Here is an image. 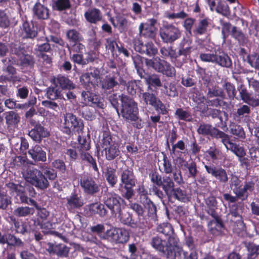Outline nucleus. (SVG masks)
Wrapping results in <instances>:
<instances>
[{
	"mask_svg": "<svg viewBox=\"0 0 259 259\" xmlns=\"http://www.w3.org/2000/svg\"><path fill=\"white\" fill-rule=\"evenodd\" d=\"M121 102L120 114L126 120H135L138 118L139 109L137 103L130 97L122 94L119 95Z\"/></svg>",
	"mask_w": 259,
	"mask_h": 259,
	"instance_id": "423d86ee",
	"label": "nucleus"
},
{
	"mask_svg": "<svg viewBox=\"0 0 259 259\" xmlns=\"http://www.w3.org/2000/svg\"><path fill=\"white\" fill-rule=\"evenodd\" d=\"M146 63L147 66L152 67L156 71L167 77H174L176 76V71L175 67L167 61L161 59L159 57L147 59Z\"/></svg>",
	"mask_w": 259,
	"mask_h": 259,
	"instance_id": "9d476101",
	"label": "nucleus"
},
{
	"mask_svg": "<svg viewBox=\"0 0 259 259\" xmlns=\"http://www.w3.org/2000/svg\"><path fill=\"white\" fill-rule=\"evenodd\" d=\"M79 154L82 161H87L89 164L90 166L92 167L95 172L99 174V170L96 159L89 153L87 151L81 152Z\"/></svg>",
	"mask_w": 259,
	"mask_h": 259,
	"instance_id": "79ce46f5",
	"label": "nucleus"
},
{
	"mask_svg": "<svg viewBox=\"0 0 259 259\" xmlns=\"http://www.w3.org/2000/svg\"><path fill=\"white\" fill-rule=\"evenodd\" d=\"M247 249V259H255L259 255V245L249 242L246 245Z\"/></svg>",
	"mask_w": 259,
	"mask_h": 259,
	"instance_id": "49530a36",
	"label": "nucleus"
},
{
	"mask_svg": "<svg viewBox=\"0 0 259 259\" xmlns=\"http://www.w3.org/2000/svg\"><path fill=\"white\" fill-rule=\"evenodd\" d=\"M51 82L53 84L56 85L60 90H71L74 89L75 87V84L70 80L68 77L59 74L54 77Z\"/></svg>",
	"mask_w": 259,
	"mask_h": 259,
	"instance_id": "a878e982",
	"label": "nucleus"
},
{
	"mask_svg": "<svg viewBox=\"0 0 259 259\" xmlns=\"http://www.w3.org/2000/svg\"><path fill=\"white\" fill-rule=\"evenodd\" d=\"M81 103L85 106L103 108L104 103L100 96L90 91H83L81 94Z\"/></svg>",
	"mask_w": 259,
	"mask_h": 259,
	"instance_id": "dca6fc26",
	"label": "nucleus"
},
{
	"mask_svg": "<svg viewBox=\"0 0 259 259\" xmlns=\"http://www.w3.org/2000/svg\"><path fill=\"white\" fill-rule=\"evenodd\" d=\"M34 15L40 20H46L49 17V10L39 2L35 3L33 7Z\"/></svg>",
	"mask_w": 259,
	"mask_h": 259,
	"instance_id": "72a5a7b5",
	"label": "nucleus"
},
{
	"mask_svg": "<svg viewBox=\"0 0 259 259\" xmlns=\"http://www.w3.org/2000/svg\"><path fill=\"white\" fill-rule=\"evenodd\" d=\"M105 238L112 243L123 244L128 240L129 234L125 229L114 228L106 232Z\"/></svg>",
	"mask_w": 259,
	"mask_h": 259,
	"instance_id": "4468645a",
	"label": "nucleus"
},
{
	"mask_svg": "<svg viewBox=\"0 0 259 259\" xmlns=\"http://www.w3.org/2000/svg\"><path fill=\"white\" fill-rule=\"evenodd\" d=\"M103 202L112 215L120 214L124 200L118 194L113 192H106L103 195Z\"/></svg>",
	"mask_w": 259,
	"mask_h": 259,
	"instance_id": "9b49d317",
	"label": "nucleus"
},
{
	"mask_svg": "<svg viewBox=\"0 0 259 259\" xmlns=\"http://www.w3.org/2000/svg\"><path fill=\"white\" fill-rule=\"evenodd\" d=\"M70 7L69 0H56L53 6V9L58 11H63L70 9Z\"/></svg>",
	"mask_w": 259,
	"mask_h": 259,
	"instance_id": "e2e57ef3",
	"label": "nucleus"
},
{
	"mask_svg": "<svg viewBox=\"0 0 259 259\" xmlns=\"http://www.w3.org/2000/svg\"><path fill=\"white\" fill-rule=\"evenodd\" d=\"M9 219L10 223L14 227L16 233L24 235L27 233V226L26 224L20 222L13 216L10 217Z\"/></svg>",
	"mask_w": 259,
	"mask_h": 259,
	"instance_id": "58836bf2",
	"label": "nucleus"
},
{
	"mask_svg": "<svg viewBox=\"0 0 259 259\" xmlns=\"http://www.w3.org/2000/svg\"><path fill=\"white\" fill-rule=\"evenodd\" d=\"M232 36L237 40L240 44H243L247 41L244 34L240 30H238L236 26H233L231 29Z\"/></svg>",
	"mask_w": 259,
	"mask_h": 259,
	"instance_id": "bf43d9fd",
	"label": "nucleus"
},
{
	"mask_svg": "<svg viewBox=\"0 0 259 259\" xmlns=\"http://www.w3.org/2000/svg\"><path fill=\"white\" fill-rule=\"evenodd\" d=\"M24 48L20 46L13 50L14 54L19 57L18 64L22 67H33L35 63L33 57L31 55L24 54Z\"/></svg>",
	"mask_w": 259,
	"mask_h": 259,
	"instance_id": "5701e85b",
	"label": "nucleus"
},
{
	"mask_svg": "<svg viewBox=\"0 0 259 259\" xmlns=\"http://www.w3.org/2000/svg\"><path fill=\"white\" fill-rule=\"evenodd\" d=\"M145 80L146 83L148 84V89H150L151 87L159 88L162 85L159 77L157 74L148 75L145 78Z\"/></svg>",
	"mask_w": 259,
	"mask_h": 259,
	"instance_id": "4d7b16f0",
	"label": "nucleus"
},
{
	"mask_svg": "<svg viewBox=\"0 0 259 259\" xmlns=\"http://www.w3.org/2000/svg\"><path fill=\"white\" fill-rule=\"evenodd\" d=\"M34 212L33 208L28 206L18 207L14 210V214L18 217H25L29 215L33 214Z\"/></svg>",
	"mask_w": 259,
	"mask_h": 259,
	"instance_id": "6e6d98bb",
	"label": "nucleus"
},
{
	"mask_svg": "<svg viewBox=\"0 0 259 259\" xmlns=\"http://www.w3.org/2000/svg\"><path fill=\"white\" fill-rule=\"evenodd\" d=\"M206 153L207 156L213 160H219L221 159L223 157V154L222 151L215 146L210 147L209 148L206 150Z\"/></svg>",
	"mask_w": 259,
	"mask_h": 259,
	"instance_id": "09e8293b",
	"label": "nucleus"
},
{
	"mask_svg": "<svg viewBox=\"0 0 259 259\" xmlns=\"http://www.w3.org/2000/svg\"><path fill=\"white\" fill-rule=\"evenodd\" d=\"M28 135L33 140L40 143L43 138L48 137L50 134L44 126L39 122H37L34 125L33 128L29 132Z\"/></svg>",
	"mask_w": 259,
	"mask_h": 259,
	"instance_id": "393cba45",
	"label": "nucleus"
},
{
	"mask_svg": "<svg viewBox=\"0 0 259 259\" xmlns=\"http://www.w3.org/2000/svg\"><path fill=\"white\" fill-rule=\"evenodd\" d=\"M144 208L147 210L148 215L153 220L157 218V208L155 204L150 199L142 203Z\"/></svg>",
	"mask_w": 259,
	"mask_h": 259,
	"instance_id": "37998d69",
	"label": "nucleus"
},
{
	"mask_svg": "<svg viewBox=\"0 0 259 259\" xmlns=\"http://www.w3.org/2000/svg\"><path fill=\"white\" fill-rule=\"evenodd\" d=\"M149 179L152 183L151 188L153 194L162 200L165 194L169 197L172 190L175 188V183L172 178L167 176L163 177L157 171H152L149 174Z\"/></svg>",
	"mask_w": 259,
	"mask_h": 259,
	"instance_id": "f257e3e1",
	"label": "nucleus"
},
{
	"mask_svg": "<svg viewBox=\"0 0 259 259\" xmlns=\"http://www.w3.org/2000/svg\"><path fill=\"white\" fill-rule=\"evenodd\" d=\"M160 52L162 58H169L178 68L182 67V62L178 61L177 52L172 47H163L160 49Z\"/></svg>",
	"mask_w": 259,
	"mask_h": 259,
	"instance_id": "bb28decb",
	"label": "nucleus"
},
{
	"mask_svg": "<svg viewBox=\"0 0 259 259\" xmlns=\"http://www.w3.org/2000/svg\"><path fill=\"white\" fill-rule=\"evenodd\" d=\"M221 142L224 145L226 148L232 152L238 157V159L243 154H246L244 148L238 144L233 143L228 134L225 133L221 139Z\"/></svg>",
	"mask_w": 259,
	"mask_h": 259,
	"instance_id": "412c9836",
	"label": "nucleus"
},
{
	"mask_svg": "<svg viewBox=\"0 0 259 259\" xmlns=\"http://www.w3.org/2000/svg\"><path fill=\"white\" fill-rule=\"evenodd\" d=\"M36 209L37 212L34 221V224L39 226L43 230H48V231H43L45 234L53 235L64 240L66 238L65 236L57 231L51 230L52 229L53 224L48 220L50 212L46 208L40 206Z\"/></svg>",
	"mask_w": 259,
	"mask_h": 259,
	"instance_id": "6e6552de",
	"label": "nucleus"
},
{
	"mask_svg": "<svg viewBox=\"0 0 259 259\" xmlns=\"http://www.w3.org/2000/svg\"><path fill=\"white\" fill-rule=\"evenodd\" d=\"M174 238L168 237L167 241L162 240L158 236L153 237L151 241L150 244L156 250L166 255L167 258H175L177 255H181V248L177 245V242L173 241Z\"/></svg>",
	"mask_w": 259,
	"mask_h": 259,
	"instance_id": "7ed1b4c3",
	"label": "nucleus"
},
{
	"mask_svg": "<svg viewBox=\"0 0 259 259\" xmlns=\"http://www.w3.org/2000/svg\"><path fill=\"white\" fill-rule=\"evenodd\" d=\"M90 212L92 214H98L103 217L107 213V210L105 208V205L100 202H96L90 204L89 205Z\"/></svg>",
	"mask_w": 259,
	"mask_h": 259,
	"instance_id": "4c0bfd02",
	"label": "nucleus"
},
{
	"mask_svg": "<svg viewBox=\"0 0 259 259\" xmlns=\"http://www.w3.org/2000/svg\"><path fill=\"white\" fill-rule=\"evenodd\" d=\"M5 114L6 123L8 125H15L20 122V117L17 113L13 111H10L7 112Z\"/></svg>",
	"mask_w": 259,
	"mask_h": 259,
	"instance_id": "864d4df0",
	"label": "nucleus"
},
{
	"mask_svg": "<svg viewBox=\"0 0 259 259\" xmlns=\"http://www.w3.org/2000/svg\"><path fill=\"white\" fill-rule=\"evenodd\" d=\"M92 71L90 72L82 73L80 76V82L85 87H90V85L95 87L98 85L100 81V72L99 70L95 67H90Z\"/></svg>",
	"mask_w": 259,
	"mask_h": 259,
	"instance_id": "a211bd4d",
	"label": "nucleus"
},
{
	"mask_svg": "<svg viewBox=\"0 0 259 259\" xmlns=\"http://www.w3.org/2000/svg\"><path fill=\"white\" fill-rule=\"evenodd\" d=\"M28 154L35 161L45 162L47 160L46 153L39 145L32 147L29 150Z\"/></svg>",
	"mask_w": 259,
	"mask_h": 259,
	"instance_id": "f704fd0d",
	"label": "nucleus"
},
{
	"mask_svg": "<svg viewBox=\"0 0 259 259\" xmlns=\"http://www.w3.org/2000/svg\"><path fill=\"white\" fill-rule=\"evenodd\" d=\"M159 34L163 42L172 44L181 36V31L172 24L165 23L160 28Z\"/></svg>",
	"mask_w": 259,
	"mask_h": 259,
	"instance_id": "f8f14e48",
	"label": "nucleus"
},
{
	"mask_svg": "<svg viewBox=\"0 0 259 259\" xmlns=\"http://www.w3.org/2000/svg\"><path fill=\"white\" fill-rule=\"evenodd\" d=\"M175 115L179 120L187 121H190L191 120V113L181 108L176 109Z\"/></svg>",
	"mask_w": 259,
	"mask_h": 259,
	"instance_id": "774afa93",
	"label": "nucleus"
},
{
	"mask_svg": "<svg viewBox=\"0 0 259 259\" xmlns=\"http://www.w3.org/2000/svg\"><path fill=\"white\" fill-rule=\"evenodd\" d=\"M61 131L68 136H70L73 133L79 134L84 128V124L82 119L78 118L71 113H67L64 115V121Z\"/></svg>",
	"mask_w": 259,
	"mask_h": 259,
	"instance_id": "1a4fd4ad",
	"label": "nucleus"
},
{
	"mask_svg": "<svg viewBox=\"0 0 259 259\" xmlns=\"http://www.w3.org/2000/svg\"><path fill=\"white\" fill-rule=\"evenodd\" d=\"M197 132L199 135L204 136H209L216 139H221L225 133L211 124L205 123H200L197 130Z\"/></svg>",
	"mask_w": 259,
	"mask_h": 259,
	"instance_id": "6ab92c4d",
	"label": "nucleus"
},
{
	"mask_svg": "<svg viewBox=\"0 0 259 259\" xmlns=\"http://www.w3.org/2000/svg\"><path fill=\"white\" fill-rule=\"evenodd\" d=\"M186 42L185 40L182 41L179 46L178 52H177L178 61L182 62V66L186 62V60L190 57L192 52V47L188 45L185 47Z\"/></svg>",
	"mask_w": 259,
	"mask_h": 259,
	"instance_id": "2f4dec72",
	"label": "nucleus"
},
{
	"mask_svg": "<svg viewBox=\"0 0 259 259\" xmlns=\"http://www.w3.org/2000/svg\"><path fill=\"white\" fill-rule=\"evenodd\" d=\"M66 206L70 212H74L75 210L79 209L84 204V201L80 192H77L74 189L71 194L66 198Z\"/></svg>",
	"mask_w": 259,
	"mask_h": 259,
	"instance_id": "f3484780",
	"label": "nucleus"
},
{
	"mask_svg": "<svg viewBox=\"0 0 259 259\" xmlns=\"http://www.w3.org/2000/svg\"><path fill=\"white\" fill-rule=\"evenodd\" d=\"M221 142L224 145L226 148L232 152L238 157V159L243 154H246L244 148L238 144L233 143L228 134L225 133L221 139Z\"/></svg>",
	"mask_w": 259,
	"mask_h": 259,
	"instance_id": "4be33fe9",
	"label": "nucleus"
},
{
	"mask_svg": "<svg viewBox=\"0 0 259 259\" xmlns=\"http://www.w3.org/2000/svg\"><path fill=\"white\" fill-rule=\"evenodd\" d=\"M214 11L227 17L230 15L229 7L225 1L222 0H221L218 5H217Z\"/></svg>",
	"mask_w": 259,
	"mask_h": 259,
	"instance_id": "69168bd1",
	"label": "nucleus"
},
{
	"mask_svg": "<svg viewBox=\"0 0 259 259\" xmlns=\"http://www.w3.org/2000/svg\"><path fill=\"white\" fill-rule=\"evenodd\" d=\"M210 25L209 20L207 18L200 19L197 23L195 24L193 29V33L194 36H199L206 34L208 31Z\"/></svg>",
	"mask_w": 259,
	"mask_h": 259,
	"instance_id": "c85d7f7f",
	"label": "nucleus"
},
{
	"mask_svg": "<svg viewBox=\"0 0 259 259\" xmlns=\"http://www.w3.org/2000/svg\"><path fill=\"white\" fill-rule=\"evenodd\" d=\"M134 49L136 52L142 54H146L149 57L155 55L157 53V49L152 42L144 44L139 39L134 41Z\"/></svg>",
	"mask_w": 259,
	"mask_h": 259,
	"instance_id": "aec40b11",
	"label": "nucleus"
},
{
	"mask_svg": "<svg viewBox=\"0 0 259 259\" xmlns=\"http://www.w3.org/2000/svg\"><path fill=\"white\" fill-rule=\"evenodd\" d=\"M206 172L212 177L215 178L219 183L225 184L229 180L226 169L220 166H215L209 163L204 165Z\"/></svg>",
	"mask_w": 259,
	"mask_h": 259,
	"instance_id": "2eb2a0df",
	"label": "nucleus"
},
{
	"mask_svg": "<svg viewBox=\"0 0 259 259\" xmlns=\"http://www.w3.org/2000/svg\"><path fill=\"white\" fill-rule=\"evenodd\" d=\"M171 193L169 198L173 197L181 202H185L187 199L186 191L181 189L179 187L174 188Z\"/></svg>",
	"mask_w": 259,
	"mask_h": 259,
	"instance_id": "5fc2aeb1",
	"label": "nucleus"
},
{
	"mask_svg": "<svg viewBox=\"0 0 259 259\" xmlns=\"http://www.w3.org/2000/svg\"><path fill=\"white\" fill-rule=\"evenodd\" d=\"M118 84L115 76L107 75L102 82V87L105 90H111Z\"/></svg>",
	"mask_w": 259,
	"mask_h": 259,
	"instance_id": "13d9d810",
	"label": "nucleus"
},
{
	"mask_svg": "<svg viewBox=\"0 0 259 259\" xmlns=\"http://www.w3.org/2000/svg\"><path fill=\"white\" fill-rule=\"evenodd\" d=\"M0 244L2 245L6 244L8 246L14 247H22L24 245L20 238L11 233L3 234V236L0 238Z\"/></svg>",
	"mask_w": 259,
	"mask_h": 259,
	"instance_id": "cd10ccee",
	"label": "nucleus"
},
{
	"mask_svg": "<svg viewBox=\"0 0 259 259\" xmlns=\"http://www.w3.org/2000/svg\"><path fill=\"white\" fill-rule=\"evenodd\" d=\"M84 16L85 20L91 24H96L102 19L101 11L97 8H92L87 11Z\"/></svg>",
	"mask_w": 259,
	"mask_h": 259,
	"instance_id": "473e14b6",
	"label": "nucleus"
},
{
	"mask_svg": "<svg viewBox=\"0 0 259 259\" xmlns=\"http://www.w3.org/2000/svg\"><path fill=\"white\" fill-rule=\"evenodd\" d=\"M48 250L59 257H66L68 256L70 248L63 244H53L50 243Z\"/></svg>",
	"mask_w": 259,
	"mask_h": 259,
	"instance_id": "c756f323",
	"label": "nucleus"
},
{
	"mask_svg": "<svg viewBox=\"0 0 259 259\" xmlns=\"http://www.w3.org/2000/svg\"><path fill=\"white\" fill-rule=\"evenodd\" d=\"M29 172L30 173H28L29 176L26 177L28 182L41 190H45L49 188V182L40 170L32 169Z\"/></svg>",
	"mask_w": 259,
	"mask_h": 259,
	"instance_id": "ddd939ff",
	"label": "nucleus"
},
{
	"mask_svg": "<svg viewBox=\"0 0 259 259\" xmlns=\"http://www.w3.org/2000/svg\"><path fill=\"white\" fill-rule=\"evenodd\" d=\"M116 172L115 169L112 167H107L105 172L106 180L111 188L114 187L118 181Z\"/></svg>",
	"mask_w": 259,
	"mask_h": 259,
	"instance_id": "ea45409f",
	"label": "nucleus"
},
{
	"mask_svg": "<svg viewBox=\"0 0 259 259\" xmlns=\"http://www.w3.org/2000/svg\"><path fill=\"white\" fill-rule=\"evenodd\" d=\"M120 217V221L124 225H126L133 228H144L146 227L144 219L142 220L139 218V221L136 220L133 218V214L128 212L118 215Z\"/></svg>",
	"mask_w": 259,
	"mask_h": 259,
	"instance_id": "b1692460",
	"label": "nucleus"
},
{
	"mask_svg": "<svg viewBox=\"0 0 259 259\" xmlns=\"http://www.w3.org/2000/svg\"><path fill=\"white\" fill-rule=\"evenodd\" d=\"M66 38L69 42L81 41L83 37L80 33L75 29H69L66 32Z\"/></svg>",
	"mask_w": 259,
	"mask_h": 259,
	"instance_id": "3c124183",
	"label": "nucleus"
},
{
	"mask_svg": "<svg viewBox=\"0 0 259 259\" xmlns=\"http://www.w3.org/2000/svg\"><path fill=\"white\" fill-rule=\"evenodd\" d=\"M22 31L26 38L34 39L38 34L37 27L33 21H25L22 24Z\"/></svg>",
	"mask_w": 259,
	"mask_h": 259,
	"instance_id": "7c9ffc66",
	"label": "nucleus"
},
{
	"mask_svg": "<svg viewBox=\"0 0 259 259\" xmlns=\"http://www.w3.org/2000/svg\"><path fill=\"white\" fill-rule=\"evenodd\" d=\"M205 203L208 209V213L210 215H214L218 208V201L216 197L213 195H210L205 199Z\"/></svg>",
	"mask_w": 259,
	"mask_h": 259,
	"instance_id": "c03bdc74",
	"label": "nucleus"
},
{
	"mask_svg": "<svg viewBox=\"0 0 259 259\" xmlns=\"http://www.w3.org/2000/svg\"><path fill=\"white\" fill-rule=\"evenodd\" d=\"M229 184L234 194L242 200H246L249 193L254 190L255 184L253 181H246L243 183L239 177L233 174L231 175Z\"/></svg>",
	"mask_w": 259,
	"mask_h": 259,
	"instance_id": "20e7f679",
	"label": "nucleus"
},
{
	"mask_svg": "<svg viewBox=\"0 0 259 259\" xmlns=\"http://www.w3.org/2000/svg\"><path fill=\"white\" fill-rule=\"evenodd\" d=\"M126 87L128 93L132 96L137 94L140 96L143 92L142 87L135 80L128 81Z\"/></svg>",
	"mask_w": 259,
	"mask_h": 259,
	"instance_id": "603ef678",
	"label": "nucleus"
},
{
	"mask_svg": "<svg viewBox=\"0 0 259 259\" xmlns=\"http://www.w3.org/2000/svg\"><path fill=\"white\" fill-rule=\"evenodd\" d=\"M60 88L53 84L47 89L46 95L47 98L50 100H55L58 99H61L62 96Z\"/></svg>",
	"mask_w": 259,
	"mask_h": 259,
	"instance_id": "a19ab883",
	"label": "nucleus"
},
{
	"mask_svg": "<svg viewBox=\"0 0 259 259\" xmlns=\"http://www.w3.org/2000/svg\"><path fill=\"white\" fill-rule=\"evenodd\" d=\"M202 99L205 102V104L207 106L208 109L212 108H220L224 101L223 99L219 98H208L203 96Z\"/></svg>",
	"mask_w": 259,
	"mask_h": 259,
	"instance_id": "de8ad7c7",
	"label": "nucleus"
},
{
	"mask_svg": "<svg viewBox=\"0 0 259 259\" xmlns=\"http://www.w3.org/2000/svg\"><path fill=\"white\" fill-rule=\"evenodd\" d=\"M225 95L223 90L218 85L208 88V92L206 94V97L208 98L221 97L223 99L225 98Z\"/></svg>",
	"mask_w": 259,
	"mask_h": 259,
	"instance_id": "8fccbe9b",
	"label": "nucleus"
},
{
	"mask_svg": "<svg viewBox=\"0 0 259 259\" xmlns=\"http://www.w3.org/2000/svg\"><path fill=\"white\" fill-rule=\"evenodd\" d=\"M119 177L120 183L118 190L123 198L126 200H130L134 195L133 188L137 181L133 169L129 167L122 169Z\"/></svg>",
	"mask_w": 259,
	"mask_h": 259,
	"instance_id": "f03ea898",
	"label": "nucleus"
},
{
	"mask_svg": "<svg viewBox=\"0 0 259 259\" xmlns=\"http://www.w3.org/2000/svg\"><path fill=\"white\" fill-rule=\"evenodd\" d=\"M116 21V27L118 28L119 32L122 33L125 32L127 27V20L125 17L121 15H118L115 17Z\"/></svg>",
	"mask_w": 259,
	"mask_h": 259,
	"instance_id": "052dcab7",
	"label": "nucleus"
},
{
	"mask_svg": "<svg viewBox=\"0 0 259 259\" xmlns=\"http://www.w3.org/2000/svg\"><path fill=\"white\" fill-rule=\"evenodd\" d=\"M142 97L146 105H154L159 99L156 95L149 92H142Z\"/></svg>",
	"mask_w": 259,
	"mask_h": 259,
	"instance_id": "680f3d73",
	"label": "nucleus"
},
{
	"mask_svg": "<svg viewBox=\"0 0 259 259\" xmlns=\"http://www.w3.org/2000/svg\"><path fill=\"white\" fill-rule=\"evenodd\" d=\"M231 133L237 138L244 139L245 138V134L243 128L238 124L234 123L230 125Z\"/></svg>",
	"mask_w": 259,
	"mask_h": 259,
	"instance_id": "0e129e2a",
	"label": "nucleus"
},
{
	"mask_svg": "<svg viewBox=\"0 0 259 259\" xmlns=\"http://www.w3.org/2000/svg\"><path fill=\"white\" fill-rule=\"evenodd\" d=\"M40 168L42 174L49 180H54L57 178V171L54 168L46 165H42Z\"/></svg>",
	"mask_w": 259,
	"mask_h": 259,
	"instance_id": "338daca9",
	"label": "nucleus"
},
{
	"mask_svg": "<svg viewBox=\"0 0 259 259\" xmlns=\"http://www.w3.org/2000/svg\"><path fill=\"white\" fill-rule=\"evenodd\" d=\"M139 32L141 35L147 38H152L155 36L154 28L143 23H141L139 26Z\"/></svg>",
	"mask_w": 259,
	"mask_h": 259,
	"instance_id": "a18cd8bd",
	"label": "nucleus"
},
{
	"mask_svg": "<svg viewBox=\"0 0 259 259\" xmlns=\"http://www.w3.org/2000/svg\"><path fill=\"white\" fill-rule=\"evenodd\" d=\"M106 159L108 161H111L118 157L120 152L118 144H113L108 147L104 148Z\"/></svg>",
	"mask_w": 259,
	"mask_h": 259,
	"instance_id": "c9c22d12",
	"label": "nucleus"
},
{
	"mask_svg": "<svg viewBox=\"0 0 259 259\" xmlns=\"http://www.w3.org/2000/svg\"><path fill=\"white\" fill-rule=\"evenodd\" d=\"M79 183L82 192L87 195L94 196L100 191L101 185L99 179L90 174L80 175Z\"/></svg>",
	"mask_w": 259,
	"mask_h": 259,
	"instance_id": "0eeeda50",
	"label": "nucleus"
},
{
	"mask_svg": "<svg viewBox=\"0 0 259 259\" xmlns=\"http://www.w3.org/2000/svg\"><path fill=\"white\" fill-rule=\"evenodd\" d=\"M77 141L79 144V153L87 151L90 149L91 136L89 133L86 135H79L77 138Z\"/></svg>",
	"mask_w": 259,
	"mask_h": 259,
	"instance_id": "e433bc0d",
	"label": "nucleus"
},
{
	"mask_svg": "<svg viewBox=\"0 0 259 259\" xmlns=\"http://www.w3.org/2000/svg\"><path fill=\"white\" fill-rule=\"evenodd\" d=\"M199 58L202 62L212 63L223 68H231L232 67L231 57L222 50L214 51L212 53H200Z\"/></svg>",
	"mask_w": 259,
	"mask_h": 259,
	"instance_id": "39448f33",
	"label": "nucleus"
}]
</instances>
